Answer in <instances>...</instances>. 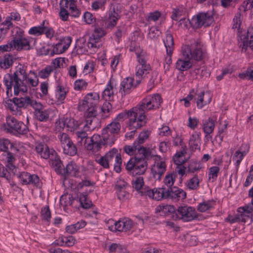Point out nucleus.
I'll return each instance as SVG.
<instances>
[{
	"label": "nucleus",
	"mask_w": 253,
	"mask_h": 253,
	"mask_svg": "<svg viewBox=\"0 0 253 253\" xmlns=\"http://www.w3.org/2000/svg\"><path fill=\"white\" fill-rule=\"evenodd\" d=\"M26 67L23 65H19L16 67L13 74H7L4 77L3 82L6 86V92L13 87L14 93L17 95L20 92L23 93L27 91L26 79L27 78Z\"/></svg>",
	"instance_id": "obj_1"
},
{
	"label": "nucleus",
	"mask_w": 253,
	"mask_h": 253,
	"mask_svg": "<svg viewBox=\"0 0 253 253\" xmlns=\"http://www.w3.org/2000/svg\"><path fill=\"white\" fill-rule=\"evenodd\" d=\"M182 53L183 59H179L176 63V69L181 71H186L191 67L192 59L200 61L203 57L201 45L198 42L184 45L182 47Z\"/></svg>",
	"instance_id": "obj_2"
},
{
	"label": "nucleus",
	"mask_w": 253,
	"mask_h": 253,
	"mask_svg": "<svg viewBox=\"0 0 253 253\" xmlns=\"http://www.w3.org/2000/svg\"><path fill=\"white\" fill-rule=\"evenodd\" d=\"M151 156V152L146 148H140L134 157L130 158L126 165V169L132 172V175L144 174L147 169V162Z\"/></svg>",
	"instance_id": "obj_3"
},
{
	"label": "nucleus",
	"mask_w": 253,
	"mask_h": 253,
	"mask_svg": "<svg viewBox=\"0 0 253 253\" xmlns=\"http://www.w3.org/2000/svg\"><path fill=\"white\" fill-rule=\"evenodd\" d=\"M240 18L241 14L238 12L236 14L233 19L234 24L233 29H237L238 30H239L241 24ZM240 31H238L239 33H240ZM247 34V35H240V34L239 35L241 40L243 42L242 51H243L244 50L245 52L247 50L248 46L250 47L253 50V29L252 28L249 29Z\"/></svg>",
	"instance_id": "obj_4"
},
{
	"label": "nucleus",
	"mask_w": 253,
	"mask_h": 253,
	"mask_svg": "<svg viewBox=\"0 0 253 253\" xmlns=\"http://www.w3.org/2000/svg\"><path fill=\"white\" fill-rule=\"evenodd\" d=\"M120 128L121 125L118 122H112L103 129L102 136L105 144H109V145L114 144L115 135L119 133Z\"/></svg>",
	"instance_id": "obj_5"
},
{
	"label": "nucleus",
	"mask_w": 253,
	"mask_h": 253,
	"mask_svg": "<svg viewBox=\"0 0 253 253\" xmlns=\"http://www.w3.org/2000/svg\"><path fill=\"white\" fill-rule=\"evenodd\" d=\"M212 14L209 12L200 13L195 17H193L191 21V25L195 28H199L202 26L208 27L213 22Z\"/></svg>",
	"instance_id": "obj_6"
},
{
	"label": "nucleus",
	"mask_w": 253,
	"mask_h": 253,
	"mask_svg": "<svg viewBox=\"0 0 253 253\" xmlns=\"http://www.w3.org/2000/svg\"><path fill=\"white\" fill-rule=\"evenodd\" d=\"M197 217L194 209L191 207H179L177 210V213L172 216L173 220L182 219L184 221H190Z\"/></svg>",
	"instance_id": "obj_7"
},
{
	"label": "nucleus",
	"mask_w": 253,
	"mask_h": 253,
	"mask_svg": "<svg viewBox=\"0 0 253 253\" xmlns=\"http://www.w3.org/2000/svg\"><path fill=\"white\" fill-rule=\"evenodd\" d=\"M154 163L151 167V174L155 180H159L166 170L165 161L158 155L154 156Z\"/></svg>",
	"instance_id": "obj_8"
},
{
	"label": "nucleus",
	"mask_w": 253,
	"mask_h": 253,
	"mask_svg": "<svg viewBox=\"0 0 253 253\" xmlns=\"http://www.w3.org/2000/svg\"><path fill=\"white\" fill-rule=\"evenodd\" d=\"M167 189L165 187L154 188L153 189L144 188L139 191V193L141 196L148 197L150 199L160 201L163 198H168V197L166 195Z\"/></svg>",
	"instance_id": "obj_9"
},
{
	"label": "nucleus",
	"mask_w": 253,
	"mask_h": 253,
	"mask_svg": "<svg viewBox=\"0 0 253 253\" xmlns=\"http://www.w3.org/2000/svg\"><path fill=\"white\" fill-rule=\"evenodd\" d=\"M104 156L108 160L110 163L113 165L114 170L117 172H120L121 170L122 159L118 150L116 148H113Z\"/></svg>",
	"instance_id": "obj_10"
},
{
	"label": "nucleus",
	"mask_w": 253,
	"mask_h": 253,
	"mask_svg": "<svg viewBox=\"0 0 253 253\" xmlns=\"http://www.w3.org/2000/svg\"><path fill=\"white\" fill-rule=\"evenodd\" d=\"M139 64L136 67L135 75L137 77H142L144 74L149 73L151 67L149 64L146 63L144 54L143 52H136Z\"/></svg>",
	"instance_id": "obj_11"
},
{
	"label": "nucleus",
	"mask_w": 253,
	"mask_h": 253,
	"mask_svg": "<svg viewBox=\"0 0 253 253\" xmlns=\"http://www.w3.org/2000/svg\"><path fill=\"white\" fill-rule=\"evenodd\" d=\"M99 99L98 94L95 93H89L84 97L82 104L79 105L81 111H84L88 106H94L97 104Z\"/></svg>",
	"instance_id": "obj_12"
},
{
	"label": "nucleus",
	"mask_w": 253,
	"mask_h": 253,
	"mask_svg": "<svg viewBox=\"0 0 253 253\" xmlns=\"http://www.w3.org/2000/svg\"><path fill=\"white\" fill-rule=\"evenodd\" d=\"M105 35L104 31L100 27H95L92 35L89 37L87 42L89 48H97L99 46L97 45L100 39Z\"/></svg>",
	"instance_id": "obj_13"
},
{
	"label": "nucleus",
	"mask_w": 253,
	"mask_h": 253,
	"mask_svg": "<svg viewBox=\"0 0 253 253\" xmlns=\"http://www.w3.org/2000/svg\"><path fill=\"white\" fill-rule=\"evenodd\" d=\"M135 110L132 108L131 110H129L127 112V117L129 118V126L130 127V129L133 128L137 129L140 128L141 126H144L146 122V116L144 115V123L141 124L140 123V114H137V115L134 117V119L131 118V117L133 116L132 114L133 112Z\"/></svg>",
	"instance_id": "obj_14"
},
{
	"label": "nucleus",
	"mask_w": 253,
	"mask_h": 253,
	"mask_svg": "<svg viewBox=\"0 0 253 253\" xmlns=\"http://www.w3.org/2000/svg\"><path fill=\"white\" fill-rule=\"evenodd\" d=\"M37 152L43 159H51L54 158L53 151L50 152L49 147L44 143H39L36 146Z\"/></svg>",
	"instance_id": "obj_15"
},
{
	"label": "nucleus",
	"mask_w": 253,
	"mask_h": 253,
	"mask_svg": "<svg viewBox=\"0 0 253 253\" xmlns=\"http://www.w3.org/2000/svg\"><path fill=\"white\" fill-rule=\"evenodd\" d=\"M13 44H14V48L17 50H29L30 46L29 42L25 38L23 37H14L13 39Z\"/></svg>",
	"instance_id": "obj_16"
},
{
	"label": "nucleus",
	"mask_w": 253,
	"mask_h": 253,
	"mask_svg": "<svg viewBox=\"0 0 253 253\" xmlns=\"http://www.w3.org/2000/svg\"><path fill=\"white\" fill-rule=\"evenodd\" d=\"M166 196L172 199H184L186 198V193L182 189H179L176 187H173L170 189H167L166 194Z\"/></svg>",
	"instance_id": "obj_17"
},
{
	"label": "nucleus",
	"mask_w": 253,
	"mask_h": 253,
	"mask_svg": "<svg viewBox=\"0 0 253 253\" xmlns=\"http://www.w3.org/2000/svg\"><path fill=\"white\" fill-rule=\"evenodd\" d=\"M135 110V111L133 112V115L131 117V118L134 119V117L137 115V114H140V119L139 122L142 124L144 123V115L145 113L146 110H150L151 109L149 108V107L145 105L143 103H141V104L138 107H135L133 108Z\"/></svg>",
	"instance_id": "obj_18"
},
{
	"label": "nucleus",
	"mask_w": 253,
	"mask_h": 253,
	"mask_svg": "<svg viewBox=\"0 0 253 253\" xmlns=\"http://www.w3.org/2000/svg\"><path fill=\"white\" fill-rule=\"evenodd\" d=\"M63 127L66 128L67 130L72 131L77 128L79 124L78 122L74 119L71 118H67L62 121Z\"/></svg>",
	"instance_id": "obj_19"
},
{
	"label": "nucleus",
	"mask_w": 253,
	"mask_h": 253,
	"mask_svg": "<svg viewBox=\"0 0 253 253\" xmlns=\"http://www.w3.org/2000/svg\"><path fill=\"white\" fill-rule=\"evenodd\" d=\"M189 145L192 150L200 149V137L198 133L193 134L189 139Z\"/></svg>",
	"instance_id": "obj_20"
},
{
	"label": "nucleus",
	"mask_w": 253,
	"mask_h": 253,
	"mask_svg": "<svg viewBox=\"0 0 253 253\" xmlns=\"http://www.w3.org/2000/svg\"><path fill=\"white\" fill-rule=\"evenodd\" d=\"M90 142H93V151H98L102 145H109V144H105V141L102 139H100V136L99 135H94L90 140Z\"/></svg>",
	"instance_id": "obj_21"
},
{
	"label": "nucleus",
	"mask_w": 253,
	"mask_h": 253,
	"mask_svg": "<svg viewBox=\"0 0 253 253\" xmlns=\"http://www.w3.org/2000/svg\"><path fill=\"white\" fill-rule=\"evenodd\" d=\"M14 58L10 54L5 55L0 62V66L1 68L6 69L11 66L13 63Z\"/></svg>",
	"instance_id": "obj_22"
},
{
	"label": "nucleus",
	"mask_w": 253,
	"mask_h": 253,
	"mask_svg": "<svg viewBox=\"0 0 253 253\" xmlns=\"http://www.w3.org/2000/svg\"><path fill=\"white\" fill-rule=\"evenodd\" d=\"M186 146L183 145L181 147V150L177 152L174 158V163L177 165H181L184 163V161L183 159H181V158L184 156L186 154Z\"/></svg>",
	"instance_id": "obj_23"
},
{
	"label": "nucleus",
	"mask_w": 253,
	"mask_h": 253,
	"mask_svg": "<svg viewBox=\"0 0 253 253\" xmlns=\"http://www.w3.org/2000/svg\"><path fill=\"white\" fill-rule=\"evenodd\" d=\"M86 222L84 221H81L76 224L67 226L66 228V231L69 234L75 233L79 229L85 226Z\"/></svg>",
	"instance_id": "obj_24"
},
{
	"label": "nucleus",
	"mask_w": 253,
	"mask_h": 253,
	"mask_svg": "<svg viewBox=\"0 0 253 253\" xmlns=\"http://www.w3.org/2000/svg\"><path fill=\"white\" fill-rule=\"evenodd\" d=\"M62 148L65 154L70 156H74L77 153V148L72 140L70 142L69 144H67Z\"/></svg>",
	"instance_id": "obj_25"
},
{
	"label": "nucleus",
	"mask_w": 253,
	"mask_h": 253,
	"mask_svg": "<svg viewBox=\"0 0 253 253\" xmlns=\"http://www.w3.org/2000/svg\"><path fill=\"white\" fill-rule=\"evenodd\" d=\"M133 81V79L131 78H126L122 81L120 89L122 94H123V91L125 94L126 92L132 86Z\"/></svg>",
	"instance_id": "obj_26"
},
{
	"label": "nucleus",
	"mask_w": 253,
	"mask_h": 253,
	"mask_svg": "<svg viewBox=\"0 0 253 253\" xmlns=\"http://www.w3.org/2000/svg\"><path fill=\"white\" fill-rule=\"evenodd\" d=\"M30 98H31L28 96H26L25 97H21L20 98L15 97L14 98V102L16 105V108H26L29 104Z\"/></svg>",
	"instance_id": "obj_27"
},
{
	"label": "nucleus",
	"mask_w": 253,
	"mask_h": 253,
	"mask_svg": "<svg viewBox=\"0 0 253 253\" xmlns=\"http://www.w3.org/2000/svg\"><path fill=\"white\" fill-rule=\"evenodd\" d=\"M214 128V120L209 118L203 124V129L205 133L210 134L212 133Z\"/></svg>",
	"instance_id": "obj_28"
},
{
	"label": "nucleus",
	"mask_w": 253,
	"mask_h": 253,
	"mask_svg": "<svg viewBox=\"0 0 253 253\" xmlns=\"http://www.w3.org/2000/svg\"><path fill=\"white\" fill-rule=\"evenodd\" d=\"M148 96L150 99L153 109H156L159 108L162 102V99L160 95L158 94H156Z\"/></svg>",
	"instance_id": "obj_29"
},
{
	"label": "nucleus",
	"mask_w": 253,
	"mask_h": 253,
	"mask_svg": "<svg viewBox=\"0 0 253 253\" xmlns=\"http://www.w3.org/2000/svg\"><path fill=\"white\" fill-rule=\"evenodd\" d=\"M164 44L166 48L167 52L170 53L172 52L173 45V39L170 34H168L166 40L164 41Z\"/></svg>",
	"instance_id": "obj_30"
},
{
	"label": "nucleus",
	"mask_w": 253,
	"mask_h": 253,
	"mask_svg": "<svg viewBox=\"0 0 253 253\" xmlns=\"http://www.w3.org/2000/svg\"><path fill=\"white\" fill-rule=\"evenodd\" d=\"M175 174H172L171 173L168 174L165 177L164 180V183L165 185L168 187V189L172 188V186L175 181Z\"/></svg>",
	"instance_id": "obj_31"
},
{
	"label": "nucleus",
	"mask_w": 253,
	"mask_h": 253,
	"mask_svg": "<svg viewBox=\"0 0 253 253\" xmlns=\"http://www.w3.org/2000/svg\"><path fill=\"white\" fill-rule=\"evenodd\" d=\"M199 179L196 175L187 181L186 186L191 190L196 189L199 185Z\"/></svg>",
	"instance_id": "obj_32"
},
{
	"label": "nucleus",
	"mask_w": 253,
	"mask_h": 253,
	"mask_svg": "<svg viewBox=\"0 0 253 253\" xmlns=\"http://www.w3.org/2000/svg\"><path fill=\"white\" fill-rule=\"evenodd\" d=\"M75 199L72 195L68 194H66L62 195L60 198V204L63 206H67L71 205Z\"/></svg>",
	"instance_id": "obj_33"
},
{
	"label": "nucleus",
	"mask_w": 253,
	"mask_h": 253,
	"mask_svg": "<svg viewBox=\"0 0 253 253\" xmlns=\"http://www.w3.org/2000/svg\"><path fill=\"white\" fill-rule=\"evenodd\" d=\"M84 116L87 118H95L97 115L96 105L94 106H88L85 109Z\"/></svg>",
	"instance_id": "obj_34"
},
{
	"label": "nucleus",
	"mask_w": 253,
	"mask_h": 253,
	"mask_svg": "<svg viewBox=\"0 0 253 253\" xmlns=\"http://www.w3.org/2000/svg\"><path fill=\"white\" fill-rule=\"evenodd\" d=\"M20 19V16L19 13H11L10 16L6 18V20L3 23V24L6 26L7 29H9L10 26L12 25L11 20H15L16 21H19Z\"/></svg>",
	"instance_id": "obj_35"
},
{
	"label": "nucleus",
	"mask_w": 253,
	"mask_h": 253,
	"mask_svg": "<svg viewBox=\"0 0 253 253\" xmlns=\"http://www.w3.org/2000/svg\"><path fill=\"white\" fill-rule=\"evenodd\" d=\"M49 159L51 161V165L52 167L55 168V170L57 172H60V173H62V164L61 161L58 158H57L54 154V158L52 159Z\"/></svg>",
	"instance_id": "obj_36"
},
{
	"label": "nucleus",
	"mask_w": 253,
	"mask_h": 253,
	"mask_svg": "<svg viewBox=\"0 0 253 253\" xmlns=\"http://www.w3.org/2000/svg\"><path fill=\"white\" fill-rule=\"evenodd\" d=\"M44 24V21L41 26L32 28L29 31V34L38 36L42 35L44 33V29H45Z\"/></svg>",
	"instance_id": "obj_37"
},
{
	"label": "nucleus",
	"mask_w": 253,
	"mask_h": 253,
	"mask_svg": "<svg viewBox=\"0 0 253 253\" xmlns=\"http://www.w3.org/2000/svg\"><path fill=\"white\" fill-rule=\"evenodd\" d=\"M144 148L143 146H138L136 144V142H134L132 146H126L124 147L125 151L128 154L131 155L133 153H134V155L136 153L138 152V150L140 148Z\"/></svg>",
	"instance_id": "obj_38"
},
{
	"label": "nucleus",
	"mask_w": 253,
	"mask_h": 253,
	"mask_svg": "<svg viewBox=\"0 0 253 253\" xmlns=\"http://www.w3.org/2000/svg\"><path fill=\"white\" fill-rule=\"evenodd\" d=\"M239 77L241 79H247L253 82V67H249L245 72L239 74Z\"/></svg>",
	"instance_id": "obj_39"
},
{
	"label": "nucleus",
	"mask_w": 253,
	"mask_h": 253,
	"mask_svg": "<svg viewBox=\"0 0 253 253\" xmlns=\"http://www.w3.org/2000/svg\"><path fill=\"white\" fill-rule=\"evenodd\" d=\"M13 145L7 139L0 140V150L1 151L8 152L9 149L12 148Z\"/></svg>",
	"instance_id": "obj_40"
},
{
	"label": "nucleus",
	"mask_w": 253,
	"mask_h": 253,
	"mask_svg": "<svg viewBox=\"0 0 253 253\" xmlns=\"http://www.w3.org/2000/svg\"><path fill=\"white\" fill-rule=\"evenodd\" d=\"M35 116L36 118L40 121H46L49 117L47 111L45 110L44 108L42 109V110L35 113Z\"/></svg>",
	"instance_id": "obj_41"
},
{
	"label": "nucleus",
	"mask_w": 253,
	"mask_h": 253,
	"mask_svg": "<svg viewBox=\"0 0 253 253\" xmlns=\"http://www.w3.org/2000/svg\"><path fill=\"white\" fill-rule=\"evenodd\" d=\"M112 110V105L108 101H105L101 107V112L103 113V116L104 117H108Z\"/></svg>",
	"instance_id": "obj_42"
},
{
	"label": "nucleus",
	"mask_w": 253,
	"mask_h": 253,
	"mask_svg": "<svg viewBox=\"0 0 253 253\" xmlns=\"http://www.w3.org/2000/svg\"><path fill=\"white\" fill-rule=\"evenodd\" d=\"M15 127L13 129L15 131L20 134L26 133L28 131L27 126L22 122H18Z\"/></svg>",
	"instance_id": "obj_43"
},
{
	"label": "nucleus",
	"mask_w": 253,
	"mask_h": 253,
	"mask_svg": "<svg viewBox=\"0 0 253 253\" xmlns=\"http://www.w3.org/2000/svg\"><path fill=\"white\" fill-rule=\"evenodd\" d=\"M29 105L31 106L34 109V114L38 111L42 110L43 108L42 105L40 102L30 98Z\"/></svg>",
	"instance_id": "obj_44"
},
{
	"label": "nucleus",
	"mask_w": 253,
	"mask_h": 253,
	"mask_svg": "<svg viewBox=\"0 0 253 253\" xmlns=\"http://www.w3.org/2000/svg\"><path fill=\"white\" fill-rule=\"evenodd\" d=\"M86 195L84 194L80 195L79 201L82 207L85 209L89 208L92 206L91 202H86Z\"/></svg>",
	"instance_id": "obj_45"
},
{
	"label": "nucleus",
	"mask_w": 253,
	"mask_h": 253,
	"mask_svg": "<svg viewBox=\"0 0 253 253\" xmlns=\"http://www.w3.org/2000/svg\"><path fill=\"white\" fill-rule=\"evenodd\" d=\"M175 213H177V210H175V208L173 206L168 205L164 206V215L171 214V218H172V216Z\"/></svg>",
	"instance_id": "obj_46"
},
{
	"label": "nucleus",
	"mask_w": 253,
	"mask_h": 253,
	"mask_svg": "<svg viewBox=\"0 0 253 253\" xmlns=\"http://www.w3.org/2000/svg\"><path fill=\"white\" fill-rule=\"evenodd\" d=\"M87 83L82 80H78L74 83V88L76 90H81L84 89L87 86Z\"/></svg>",
	"instance_id": "obj_47"
},
{
	"label": "nucleus",
	"mask_w": 253,
	"mask_h": 253,
	"mask_svg": "<svg viewBox=\"0 0 253 253\" xmlns=\"http://www.w3.org/2000/svg\"><path fill=\"white\" fill-rule=\"evenodd\" d=\"M119 13H120V11L119 9V4H117L115 5L112 4L110 10L109 16H112V17L113 16L114 17H116L120 18V15Z\"/></svg>",
	"instance_id": "obj_48"
},
{
	"label": "nucleus",
	"mask_w": 253,
	"mask_h": 253,
	"mask_svg": "<svg viewBox=\"0 0 253 253\" xmlns=\"http://www.w3.org/2000/svg\"><path fill=\"white\" fill-rule=\"evenodd\" d=\"M242 217V214L237 215L234 217H233L231 215H229L228 217L226 219V220L230 223L238 222L241 221L242 222H245V219L243 218Z\"/></svg>",
	"instance_id": "obj_49"
},
{
	"label": "nucleus",
	"mask_w": 253,
	"mask_h": 253,
	"mask_svg": "<svg viewBox=\"0 0 253 253\" xmlns=\"http://www.w3.org/2000/svg\"><path fill=\"white\" fill-rule=\"evenodd\" d=\"M52 71V67L50 66H48L46 67H45L44 69L39 72V76L42 78H45L49 75V74Z\"/></svg>",
	"instance_id": "obj_50"
},
{
	"label": "nucleus",
	"mask_w": 253,
	"mask_h": 253,
	"mask_svg": "<svg viewBox=\"0 0 253 253\" xmlns=\"http://www.w3.org/2000/svg\"><path fill=\"white\" fill-rule=\"evenodd\" d=\"M66 50V47L63 46L62 43L59 41L53 48V52L55 54H61Z\"/></svg>",
	"instance_id": "obj_51"
},
{
	"label": "nucleus",
	"mask_w": 253,
	"mask_h": 253,
	"mask_svg": "<svg viewBox=\"0 0 253 253\" xmlns=\"http://www.w3.org/2000/svg\"><path fill=\"white\" fill-rule=\"evenodd\" d=\"M96 161L105 169H108L110 165H111L105 156L101 157L98 159H96Z\"/></svg>",
	"instance_id": "obj_52"
},
{
	"label": "nucleus",
	"mask_w": 253,
	"mask_h": 253,
	"mask_svg": "<svg viewBox=\"0 0 253 253\" xmlns=\"http://www.w3.org/2000/svg\"><path fill=\"white\" fill-rule=\"evenodd\" d=\"M109 228L110 230L113 231H120L123 232L124 228L122 221H118L114 223V225L109 226Z\"/></svg>",
	"instance_id": "obj_53"
},
{
	"label": "nucleus",
	"mask_w": 253,
	"mask_h": 253,
	"mask_svg": "<svg viewBox=\"0 0 253 253\" xmlns=\"http://www.w3.org/2000/svg\"><path fill=\"white\" fill-rule=\"evenodd\" d=\"M41 216L42 219L49 221V219L51 218V213L48 207H45L42 210Z\"/></svg>",
	"instance_id": "obj_54"
},
{
	"label": "nucleus",
	"mask_w": 253,
	"mask_h": 253,
	"mask_svg": "<svg viewBox=\"0 0 253 253\" xmlns=\"http://www.w3.org/2000/svg\"><path fill=\"white\" fill-rule=\"evenodd\" d=\"M122 222L124 232L129 230L132 228L133 225V221L129 219H125L122 221Z\"/></svg>",
	"instance_id": "obj_55"
},
{
	"label": "nucleus",
	"mask_w": 253,
	"mask_h": 253,
	"mask_svg": "<svg viewBox=\"0 0 253 253\" xmlns=\"http://www.w3.org/2000/svg\"><path fill=\"white\" fill-rule=\"evenodd\" d=\"M60 140L61 144V146L63 148L67 144H69L71 141L68 134L63 133L60 135Z\"/></svg>",
	"instance_id": "obj_56"
},
{
	"label": "nucleus",
	"mask_w": 253,
	"mask_h": 253,
	"mask_svg": "<svg viewBox=\"0 0 253 253\" xmlns=\"http://www.w3.org/2000/svg\"><path fill=\"white\" fill-rule=\"evenodd\" d=\"M149 136V134L148 131H142L141 132L138 136L137 141L136 142V144L138 146H140L139 145L142 144L145 139L148 138Z\"/></svg>",
	"instance_id": "obj_57"
},
{
	"label": "nucleus",
	"mask_w": 253,
	"mask_h": 253,
	"mask_svg": "<svg viewBox=\"0 0 253 253\" xmlns=\"http://www.w3.org/2000/svg\"><path fill=\"white\" fill-rule=\"evenodd\" d=\"M62 173L64 175H67L68 174L75 173V170L74 169V166L72 164H68L67 165L66 168H64L62 169Z\"/></svg>",
	"instance_id": "obj_58"
},
{
	"label": "nucleus",
	"mask_w": 253,
	"mask_h": 253,
	"mask_svg": "<svg viewBox=\"0 0 253 253\" xmlns=\"http://www.w3.org/2000/svg\"><path fill=\"white\" fill-rule=\"evenodd\" d=\"M144 184L143 178L142 176H139L136 178L134 181V187L136 190L140 191V190L142 188Z\"/></svg>",
	"instance_id": "obj_59"
},
{
	"label": "nucleus",
	"mask_w": 253,
	"mask_h": 253,
	"mask_svg": "<svg viewBox=\"0 0 253 253\" xmlns=\"http://www.w3.org/2000/svg\"><path fill=\"white\" fill-rule=\"evenodd\" d=\"M17 122V121L13 117L9 116L6 118L7 125L12 129L15 127Z\"/></svg>",
	"instance_id": "obj_60"
},
{
	"label": "nucleus",
	"mask_w": 253,
	"mask_h": 253,
	"mask_svg": "<svg viewBox=\"0 0 253 253\" xmlns=\"http://www.w3.org/2000/svg\"><path fill=\"white\" fill-rule=\"evenodd\" d=\"M246 154V152H241L240 150L237 151L234 154V156L233 157V159L237 158L236 161L237 165L238 166L240 165L241 162L243 160V156Z\"/></svg>",
	"instance_id": "obj_61"
},
{
	"label": "nucleus",
	"mask_w": 253,
	"mask_h": 253,
	"mask_svg": "<svg viewBox=\"0 0 253 253\" xmlns=\"http://www.w3.org/2000/svg\"><path fill=\"white\" fill-rule=\"evenodd\" d=\"M114 93L113 91V86L111 84V81L109 82L107 87L103 91V95L107 96L109 98L113 96Z\"/></svg>",
	"instance_id": "obj_62"
},
{
	"label": "nucleus",
	"mask_w": 253,
	"mask_h": 253,
	"mask_svg": "<svg viewBox=\"0 0 253 253\" xmlns=\"http://www.w3.org/2000/svg\"><path fill=\"white\" fill-rule=\"evenodd\" d=\"M253 7V0H247L243 2L241 8H243L244 11L250 10ZM241 9V7L240 8Z\"/></svg>",
	"instance_id": "obj_63"
},
{
	"label": "nucleus",
	"mask_w": 253,
	"mask_h": 253,
	"mask_svg": "<svg viewBox=\"0 0 253 253\" xmlns=\"http://www.w3.org/2000/svg\"><path fill=\"white\" fill-rule=\"evenodd\" d=\"M31 177V174L28 172H23L21 173L20 175V178L21 180L23 182V183L27 184H30L31 180L30 178Z\"/></svg>",
	"instance_id": "obj_64"
}]
</instances>
